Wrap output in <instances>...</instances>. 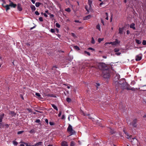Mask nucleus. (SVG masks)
I'll use <instances>...</instances> for the list:
<instances>
[{
	"mask_svg": "<svg viewBox=\"0 0 146 146\" xmlns=\"http://www.w3.org/2000/svg\"><path fill=\"white\" fill-rule=\"evenodd\" d=\"M115 87H118V86L122 88V89H126L128 88L126 86H127V83L124 82L123 81V82L120 81L119 82L116 81L115 83Z\"/></svg>",
	"mask_w": 146,
	"mask_h": 146,
	"instance_id": "f257e3e1",
	"label": "nucleus"
},
{
	"mask_svg": "<svg viewBox=\"0 0 146 146\" xmlns=\"http://www.w3.org/2000/svg\"><path fill=\"white\" fill-rule=\"evenodd\" d=\"M2 5L3 7L5 8L6 11H7L8 10L10 9V7L15 8L16 7L17 5L16 4L14 3L13 2H11V3H10L9 5H7L4 6L3 4H2Z\"/></svg>",
	"mask_w": 146,
	"mask_h": 146,
	"instance_id": "f03ea898",
	"label": "nucleus"
},
{
	"mask_svg": "<svg viewBox=\"0 0 146 146\" xmlns=\"http://www.w3.org/2000/svg\"><path fill=\"white\" fill-rule=\"evenodd\" d=\"M110 71L108 69L106 70L103 71L102 75L104 78H108L110 77Z\"/></svg>",
	"mask_w": 146,
	"mask_h": 146,
	"instance_id": "7ed1b4c3",
	"label": "nucleus"
},
{
	"mask_svg": "<svg viewBox=\"0 0 146 146\" xmlns=\"http://www.w3.org/2000/svg\"><path fill=\"white\" fill-rule=\"evenodd\" d=\"M67 131L70 133V135H73L76 133L75 131L73 129L72 126L70 124H69Z\"/></svg>",
	"mask_w": 146,
	"mask_h": 146,
	"instance_id": "20e7f679",
	"label": "nucleus"
},
{
	"mask_svg": "<svg viewBox=\"0 0 146 146\" xmlns=\"http://www.w3.org/2000/svg\"><path fill=\"white\" fill-rule=\"evenodd\" d=\"M137 120L136 119H135L133 120V121L131 124L134 127H135L136 126Z\"/></svg>",
	"mask_w": 146,
	"mask_h": 146,
	"instance_id": "39448f33",
	"label": "nucleus"
},
{
	"mask_svg": "<svg viewBox=\"0 0 146 146\" xmlns=\"http://www.w3.org/2000/svg\"><path fill=\"white\" fill-rule=\"evenodd\" d=\"M17 9L19 11H21L22 10L21 4L18 3L17 4Z\"/></svg>",
	"mask_w": 146,
	"mask_h": 146,
	"instance_id": "423d86ee",
	"label": "nucleus"
},
{
	"mask_svg": "<svg viewBox=\"0 0 146 146\" xmlns=\"http://www.w3.org/2000/svg\"><path fill=\"white\" fill-rule=\"evenodd\" d=\"M120 43V41L118 40L117 39H116L115 41L113 42V45H115L119 44Z\"/></svg>",
	"mask_w": 146,
	"mask_h": 146,
	"instance_id": "0eeeda50",
	"label": "nucleus"
},
{
	"mask_svg": "<svg viewBox=\"0 0 146 146\" xmlns=\"http://www.w3.org/2000/svg\"><path fill=\"white\" fill-rule=\"evenodd\" d=\"M92 16L90 15H89L85 17L84 18L83 20H87L90 19L92 17Z\"/></svg>",
	"mask_w": 146,
	"mask_h": 146,
	"instance_id": "6e6552de",
	"label": "nucleus"
},
{
	"mask_svg": "<svg viewBox=\"0 0 146 146\" xmlns=\"http://www.w3.org/2000/svg\"><path fill=\"white\" fill-rule=\"evenodd\" d=\"M142 58L141 56L139 55H137L136 56L135 60L136 61L140 60Z\"/></svg>",
	"mask_w": 146,
	"mask_h": 146,
	"instance_id": "1a4fd4ad",
	"label": "nucleus"
},
{
	"mask_svg": "<svg viewBox=\"0 0 146 146\" xmlns=\"http://www.w3.org/2000/svg\"><path fill=\"white\" fill-rule=\"evenodd\" d=\"M61 146H68L67 142L65 141H63L61 143Z\"/></svg>",
	"mask_w": 146,
	"mask_h": 146,
	"instance_id": "9d476101",
	"label": "nucleus"
},
{
	"mask_svg": "<svg viewBox=\"0 0 146 146\" xmlns=\"http://www.w3.org/2000/svg\"><path fill=\"white\" fill-rule=\"evenodd\" d=\"M135 24L134 23H131L130 26V27L131 28H132L133 30L135 29Z\"/></svg>",
	"mask_w": 146,
	"mask_h": 146,
	"instance_id": "9b49d317",
	"label": "nucleus"
},
{
	"mask_svg": "<svg viewBox=\"0 0 146 146\" xmlns=\"http://www.w3.org/2000/svg\"><path fill=\"white\" fill-rule=\"evenodd\" d=\"M123 28H119V33L120 34H123Z\"/></svg>",
	"mask_w": 146,
	"mask_h": 146,
	"instance_id": "f8f14e48",
	"label": "nucleus"
},
{
	"mask_svg": "<svg viewBox=\"0 0 146 146\" xmlns=\"http://www.w3.org/2000/svg\"><path fill=\"white\" fill-rule=\"evenodd\" d=\"M51 105L52 107L56 111L58 110V109L56 106L54 104H51Z\"/></svg>",
	"mask_w": 146,
	"mask_h": 146,
	"instance_id": "ddd939ff",
	"label": "nucleus"
},
{
	"mask_svg": "<svg viewBox=\"0 0 146 146\" xmlns=\"http://www.w3.org/2000/svg\"><path fill=\"white\" fill-rule=\"evenodd\" d=\"M4 116V114H3L0 115V122H1L2 121V119L3 118Z\"/></svg>",
	"mask_w": 146,
	"mask_h": 146,
	"instance_id": "4468645a",
	"label": "nucleus"
},
{
	"mask_svg": "<svg viewBox=\"0 0 146 146\" xmlns=\"http://www.w3.org/2000/svg\"><path fill=\"white\" fill-rule=\"evenodd\" d=\"M31 9L33 11H34L36 9V8H35V6L34 5H32L31 6Z\"/></svg>",
	"mask_w": 146,
	"mask_h": 146,
	"instance_id": "2eb2a0df",
	"label": "nucleus"
},
{
	"mask_svg": "<svg viewBox=\"0 0 146 146\" xmlns=\"http://www.w3.org/2000/svg\"><path fill=\"white\" fill-rule=\"evenodd\" d=\"M135 41L136 43L138 44H140L141 43V41L139 40L136 39Z\"/></svg>",
	"mask_w": 146,
	"mask_h": 146,
	"instance_id": "dca6fc26",
	"label": "nucleus"
},
{
	"mask_svg": "<svg viewBox=\"0 0 146 146\" xmlns=\"http://www.w3.org/2000/svg\"><path fill=\"white\" fill-rule=\"evenodd\" d=\"M75 142L73 141H72L70 142V146H75Z\"/></svg>",
	"mask_w": 146,
	"mask_h": 146,
	"instance_id": "f3484780",
	"label": "nucleus"
},
{
	"mask_svg": "<svg viewBox=\"0 0 146 146\" xmlns=\"http://www.w3.org/2000/svg\"><path fill=\"white\" fill-rule=\"evenodd\" d=\"M123 132L125 133V134L127 135V138L129 139V138H130V136L128 135V133L125 131L124 130H123Z\"/></svg>",
	"mask_w": 146,
	"mask_h": 146,
	"instance_id": "a211bd4d",
	"label": "nucleus"
},
{
	"mask_svg": "<svg viewBox=\"0 0 146 146\" xmlns=\"http://www.w3.org/2000/svg\"><path fill=\"white\" fill-rule=\"evenodd\" d=\"M85 8L87 11H89V10L91 8H90L89 6H86L85 7Z\"/></svg>",
	"mask_w": 146,
	"mask_h": 146,
	"instance_id": "6ab92c4d",
	"label": "nucleus"
},
{
	"mask_svg": "<svg viewBox=\"0 0 146 146\" xmlns=\"http://www.w3.org/2000/svg\"><path fill=\"white\" fill-rule=\"evenodd\" d=\"M98 64L99 67L100 66L101 67H102L105 64L102 63H100Z\"/></svg>",
	"mask_w": 146,
	"mask_h": 146,
	"instance_id": "aec40b11",
	"label": "nucleus"
},
{
	"mask_svg": "<svg viewBox=\"0 0 146 146\" xmlns=\"http://www.w3.org/2000/svg\"><path fill=\"white\" fill-rule=\"evenodd\" d=\"M73 48L74 49H76V50H80V48L77 46H74L73 47Z\"/></svg>",
	"mask_w": 146,
	"mask_h": 146,
	"instance_id": "412c9836",
	"label": "nucleus"
},
{
	"mask_svg": "<svg viewBox=\"0 0 146 146\" xmlns=\"http://www.w3.org/2000/svg\"><path fill=\"white\" fill-rule=\"evenodd\" d=\"M91 43L92 44H94L95 43V41L93 37L92 38Z\"/></svg>",
	"mask_w": 146,
	"mask_h": 146,
	"instance_id": "4be33fe9",
	"label": "nucleus"
},
{
	"mask_svg": "<svg viewBox=\"0 0 146 146\" xmlns=\"http://www.w3.org/2000/svg\"><path fill=\"white\" fill-rule=\"evenodd\" d=\"M92 1H90V0H88V6H89V8H91V5L92 4Z\"/></svg>",
	"mask_w": 146,
	"mask_h": 146,
	"instance_id": "5701e85b",
	"label": "nucleus"
},
{
	"mask_svg": "<svg viewBox=\"0 0 146 146\" xmlns=\"http://www.w3.org/2000/svg\"><path fill=\"white\" fill-rule=\"evenodd\" d=\"M126 89H127V90H131L132 91H135V89L134 88H126Z\"/></svg>",
	"mask_w": 146,
	"mask_h": 146,
	"instance_id": "b1692460",
	"label": "nucleus"
},
{
	"mask_svg": "<svg viewBox=\"0 0 146 146\" xmlns=\"http://www.w3.org/2000/svg\"><path fill=\"white\" fill-rule=\"evenodd\" d=\"M40 3L36 2L35 3V6L36 7H38L40 6Z\"/></svg>",
	"mask_w": 146,
	"mask_h": 146,
	"instance_id": "393cba45",
	"label": "nucleus"
},
{
	"mask_svg": "<svg viewBox=\"0 0 146 146\" xmlns=\"http://www.w3.org/2000/svg\"><path fill=\"white\" fill-rule=\"evenodd\" d=\"M119 50V49L118 48H115L114 49V51L115 52H118Z\"/></svg>",
	"mask_w": 146,
	"mask_h": 146,
	"instance_id": "a878e982",
	"label": "nucleus"
},
{
	"mask_svg": "<svg viewBox=\"0 0 146 146\" xmlns=\"http://www.w3.org/2000/svg\"><path fill=\"white\" fill-rule=\"evenodd\" d=\"M96 28L97 29H98L99 31H100L101 29V28H100V25L99 24L98 25L96 26Z\"/></svg>",
	"mask_w": 146,
	"mask_h": 146,
	"instance_id": "bb28decb",
	"label": "nucleus"
},
{
	"mask_svg": "<svg viewBox=\"0 0 146 146\" xmlns=\"http://www.w3.org/2000/svg\"><path fill=\"white\" fill-rule=\"evenodd\" d=\"M42 143V142H40L38 143H36V145L37 146H38L39 145H41Z\"/></svg>",
	"mask_w": 146,
	"mask_h": 146,
	"instance_id": "cd10ccee",
	"label": "nucleus"
},
{
	"mask_svg": "<svg viewBox=\"0 0 146 146\" xmlns=\"http://www.w3.org/2000/svg\"><path fill=\"white\" fill-rule=\"evenodd\" d=\"M35 132V131L34 129H32L29 131V133H34Z\"/></svg>",
	"mask_w": 146,
	"mask_h": 146,
	"instance_id": "c85d7f7f",
	"label": "nucleus"
},
{
	"mask_svg": "<svg viewBox=\"0 0 146 146\" xmlns=\"http://www.w3.org/2000/svg\"><path fill=\"white\" fill-rule=\"evenodd\" d=\"M84 52L85 54H87L88 56H89L90 55V53L86 51H84Z\"/></svg>",
	"mask_w": 146,
	"mask_h": 146,
	"instance_id": "c756f323",
	"label": "nucleus"
},
{
	"mask_svg": "<svg viewBox=\"0 0 146 146\" xmlns=\"http://www.w3.org/2000/svg\"><path fill=\"white\" fill-rule=\"evenodd\" d=\"M13 144L15 145H17L18 144V143L15 141H13Z\"/></svg>",
	"mask_w": 146,
	"mask_h": 146,
	"instance_id": "7c9ffc66",
	"label": "nucleus"
},
{
	"mask_svg": "<svg viewBox=\"0 0 146 146\" xmlns=\"http://www.w3.org/2000/svg\"><path fill=\"white\" fill-rule=\"evenodd\" d=\"M66 100L68 102H70L71 101V99L69 98H67Z\"/></svg>",
	"mask_w": 146,
	"mask_h": 146,
	"instance_id": "2f4dec72",
	"label": "nucleus"
},
{
	"mask_svg": "<svg viewBox=\"0 0 146 146\" xmlns=\"http://www.w3.org/2000/svg\"><path fill=\"white\" fill-rule=\"evenodd\" d=\"M103 40V38H99L98 39V41L99 42H100Z\"/></svg>",
	"mask_w": 146,
	"mask_h": 146,
	"instance_id": "473e14b6",
	"label": "nucleus"
},
{
	"mask_svg": "<svg viewBox=\"0 0 146 146\" xmlns=\"http://www.w3.org/2000/svg\"><path fill=\"white\" fill-rule=\"evenodd\" d=\"M56 27L58 28L60 27V25L58 23H56Z\"/></svg>",
	"mask_w": 146,
	"mask_h": 146,
	"instance_id": "72a5a7b5",
	"label": "nucleus"
},
{
	"mask_svg": "<svg viewBox=\"0 0 146 146\" xmlns=\"http://www.w3.org/2000/svg\"><path fill=\"white\" fill-rule=\"evenodd\" d=\"M111 44L112 45H113V42H106L105 44V45H106L107 44Z\"/></svg>",
	"mask_w": 146,
	"mask_h": 146,
	"instance_id": "f704fd0d",
	"label": "nucleus"
},
{
	"mask_svg": "<svg viewBox=\"0 0 146 146\" xmlns=\"http://www.w3.org/2000/svg\"><path fill=\"white\" fill-rule=\"evenodd\" d=\"M142 44L144 45H146V40H143L142 42Z\"/></svg>",
	"mask_w": 146,
	"mask_h": 146,
	"instance_id": "c9c22d12",
	"label": "nucleus"
},
{
	"mask_svg": "<svg viewBox=\"0 0 146 146\" xmlns=\"http://www.w3.org/2000/svg\"><path fill=\"white\" fill-rule=\"evenodd\" d=\"M35 95L36 96L38 97H40V96H41L40 95L39 93H35Z\"/></svg>",
	"mask_w": 146,
	"mask_h": 146,
	"instance_id": "e433bc0d",
	"label": "nucleus"
},
{
	"mask_svg": "<svg viewBox=\"0 0 146 146\" xmlns=\"http://www.w3.org/2000/svg\"><path fill=\"white\" fill-rule=\"evenodd\" d=\"M65 10L68 12H70V9L69 8H67L65 9Z\"/></svg>",
	"mask_w": 146,
	"mask_h": 146,
	"instance_id": "4c0bfd02",
	"label": "nucleus"
},
{
	"mask_svg": "<svg viewBox=\"0 0 146 146\" xmlns=\"http://www.w3.org/2000/svg\"><path fill=\"white\" fill-rule=\"evenodd\" d=\"M39 20L40 21H43V18L42 17H40L39 18Z\"/></svg>",
	"mask_w": 146,
	"mask_h": 146,
	"instance_id": "58836bf2",
	"label": "nucleus"
},
{
	"mask_svg": "<svg viewBox=\"0 0 146 146\" xmlns=\"http://www.w3.org/2000/svg\"><path fill=\"white\" fill-rule=\"evenodd\" d=\"M24 131H19L18 132L17 134H21V133H23L24 132Z\"/></svg>",
	"mask_w": 146,
	"mask_h": 146,
	"instance_id": "ea45409f",
	"label": "nucleus"
},
{
	"mask_svg": "<svg viewBox=\"0 0 146 146\" xmlns=\"http://www.w3.org/2000/svg\"><path fill=\"white\" fill-rule=\"evenodd\" d=\"M55 31V29H50V32L52 33H54Z\"/></svg>",
	"mask_w": 146,
	"mask_h": 146,
	"instance_id": "a19ab883",
	"label": "nucleus"
},
{
	"mask_svg": "<svg viewBox=\"0 0 146 146\" xmlns=\"http://www.w3.org/2000/svg\"><path fill=\"white\" fill-rule=\"evenodd\" d=\"M49 124L51 125H54V123L52 122H50Z\"/></svg>",
	"mask_w": 146,
	"mask_h": 146,
	"instance_id": "79ce46f5",
	"label": "nucleus"
},
{
	"mask_svg": "<svg viewBox=\"0 0 146 146\" xmlns=\"http://www.w3.org/2000/svg\"><path fill=\"white\" fill-rule=\"evenodd\" d=\"M121 53L120 52H116L115 54L117 55H119L121 54Z\"/></svg>",
	"mask_w": 146,
	"mask_h": 146,
	"instance_id": "37998d69",
	"label": "nucleus"
},
{
	"mask_svg": "<svg viewBox=\"0 0 146 146\" xmlns=\"http://www.w3.org/2000/svg\"><path fill=\"white\" fill-rule=\"evenodd\" d=\"M88 50H94V48H91V47L88 48Z\"/></svg>",
	"mask_w": 146,
	"mask_h": 146,
	"instance_id": "c03bdc74",
	"label": "nucleus"
},
{
	"mask_svg": "<svg viewBox=\"0 0 146 146\" xmlns=\"http://www.w3.org/2000/svg\"><path fill=\"white\" fill-rule=\"evenodd\" d=\"M35 14L36 15H39V13L38 11H36L35 12Z\"/></svg>",
	"mask_w": 146,
	"mask_h": 146,
	"instance_id": "a18cd8bd",
	"label": "nucleus"
},
{
	"mask_svg": "<svg viewBox=\"0 0 146 146\" xmlns=\"http://www.w3.org/2000/svg\"><path fill=\"white\" fill-rule=\"evenodd\" d=\"M49 15H50V17L51 18H53L54 17V15L53 14H52L50 13V14H49Z\"/></svg>",
	"mask_w": 146,
	"mask_h": 146,
	"instance_id": "49530a36",
	"label": "nucleus"
},
{
	"mask_svg": "<svg viewBox=\"0 0 146 146\" xmlns=\"http://www.w3.org/2000/svg\"><path fill=\"white\" fill-rule=\"evenodd\" d=\"M40 120L39 119H36V121L35 122H36V123H39L40 122Z\"/></svg>",
	"mask_w": 146,
	"mask_h": 146,
	"instance_id": "de8ad7c7",
	"label": "nucleus"
},
{
	"mask_svg": "<svg viewBox=\"0 0 146 146\" xmlns=\"http://www.w3.org/2000/svg\"><path fill=\"white\" fill-rule=\"evenodd\" d=\"M61 114V111H60L58 115V117H60Z\"/></svg>",
	"mask_w": 146,
	"mask_h": 146,
	"instance_id": "09e8293b",
	"label": "nucleus"
},
{
	"mask_svg": "<svg viewBox=\"0 0 146 146\" xmlns=\"http://www.w3.org/2000/svg\"><path fill=\"white\" fill-rule=\"evenodd\" d=\"M72 35L74 37H75L76 36L75 34L73 33H71Z\"/></svg>",
	"mask_w": 146,
	"mask_h": 146,
	"instance_id": "8fccbe9b",
	"label": "nucleus"
},
{
	"mask_svg": "<svg viewBox=\"0 0 146 146\" xmlns=\"http://www.w3.org/2000/svg\"><path fill=\"white\" fill-rule=\"evenodd\" d=\"M24 144L26 145V146H31V145H29L27 143H24Z\"/></svg>",
	"mask_w": 146,
	"mask_h": 146,
	"instance_id": "3c124183",
	"label": "nucleus"
},
{
	"mask_svg": "<svg viewBox=\"0 0 146 146\" xmlns=\"http://www.w3.org/2000/svg\"><path fill=\"white\" fill-rule=\"evenodd\" d=\"M45 12L48 14V15L50 14V13H48V10L46 11H45Z\"/></svg>",
	"mask_w": 146,
	"mask_h": 146,
	"instance_id": "603ef678",
	"label": "nucleus"
},
{
	"mask_svg": "<svg viewBox=\"0 0 146 146\" xmlns=\"http://www.w3.org/2000/svg\"><path fill=\"white\" fill-rule=\"evenodd\" d=\"M112 18H113V15H112H112L111 16V18H110V22H112Z\"/></svg>",
	"mask_w": 146,
	"mask_h": 146,
	"instance_id": "864d4df0",
	"label": "nucleus"
},
{
	"mask_svg": "<svg viewBox=\"0 0 146 146\" xmlns=\"http://www.w3.org/2000/svg\"><path fill=\"white\" fill-rule=\"evenodd\" d=\"M135 84V82L134 81H133L131 82V84L132 85V84L133 85Z\"/></svg>",
	"mask_w": 146,
	"mask_h": 146,
	"instance_id": "5fc2aeb1",
	"label": "nucleus"
},
{
	"mask_svg": "<svg viewBox=\"0 0 146 146\" xmlns=\"http://www.w3.org/2000/svg\"><path fill=\"white\" fill-rule=\"evenodd\" d=\"M126 33L127 35H129L130 33V31L129 30H127Z\"/></svg>",
	"mask_w": 146,
	"mask_h": 146,
	"instance_id": "6e6d98bb",
	"label": "nucleus"
},
{
	"mask_svg": "<svg viewBox=\"0 0 146 146\" xmlns=\"http://www.w3.org/2000/svg\"><path fill=\"white\" fill-rule=\"evenodd\" d=\"M105 4V3L103 2H102L100 4V5L101 6L103 4Z\"/></svg>",
	"mask_w": 146,
	"mask_h": 146,
	"instance_id": "4d7b16f0",
	"label": "nucleus"
},
{
	"mask_svg": "<svg viewBox=\"0 0 146 146\" xmlns=\"http://www.w3.org/2000/svg\"><path fill=\"white\" fill-rule=\"evenodd\" d=\"M101 21L102 23V24L103 25H104V21L102 19H101Z\"/></svg>",
	"mask_w": 146,
	"mask_h": 146,
	"instance_id": "13d9d810",
	"label": "nucleus"
},
{
	"mask_svg": "<svg viewBox=\"0 0 146 146\" xmlns=\"http://www.w3.org/2000/svg\"><path fill=\"white\" fill-rule=\"evenodd\" d=\"M44 16L45 17H48L47 15L45 13H44Z\"/></svg>",
	"mask_w": 146,
	"mask_h": 146,
	"instance_id": "bf43d9fd",
	"label": "nucleus"
},
{
	"mask_svg": "<svg viewBox=\"0 0 146 146\" xmlns=\"http://www.w3.org/2000/svg\"><path fill=\"white\" fill-rule=\"evenodd\" d=\"M45 121L47 123H48V120L47 119H46L45 120Z\"/></svg>",
	"mask_w": 146,
	"mask_h": 146,
	"instance_id": "052dcab7",
	"label": "nucleus"
},
{
	"mask_svg": "<svg viewBox=\"0 0 146 146\" xmlns=\"http://www.w3.org/2000/svg\"><path fill=\"white\" fill-rule=\"evenodd\" d=\"M31 2L33 4H34L35 3V1L34 0H31Z\"/></svg>",
	"mask_w": 146,
	"mask_h": 146,
	"instance_id": "680f3d73",
	"label": "nucleus"
},
{
	"mask_svg": "<svg viewBox=\"0 0 146 146\" xmlns=\"http://www.w3.org/2000/svg\"><path fill=\"white\" fill-rule=\"evenodd\" d=\"M134 139H136L135 138H131L130 140L131 142H132V140H134Z\"/></svg>",
	"mask_w": 146,
	"mask_h": 146,
	"instance_id": "e2e57ef3",
	"label": "nucleus"
},
{
	"mask_svg": "<svg viewBox=\"0 0 146 146\" xmlns=\"http://www.w3.org/2000/svg\"><path fill=\"white\" fill-rule=\"evenodd\" d=\"M0 1H2L4 3H5V0H0Z\"/></svg>",
	"mask_w": 146,
	"mask_h": 146,
	"instance_id": "0e129e2a",
	"label": "nucleus"
},
{
	"mask_svg": "<svg viewBox=\"0 0 146 146\" xmlns=\"http://www.w3.org/2000/svg\"><path fill=\"white\" fill-rule=\"evenodd\" d=\"M75 22L76 23H80L79 21L76 20L75 21Z\"/></svg>",
	"mask_w": 146,
	"mask_h": 146,
	"instance_id": "69168bd1",
	"label": "nucleus"
},
{
	"mask_svg": "<svg viewBox=\"0 0 146 146\" xmlns=\"http://www.w3.org/2000/svg\"><path fill=\"white\" fill-rule=\"evenodd\" d=\"M102 57L104 58H107V56H102Z\"/></svg>",
	"mask_w": 146,
	"mask_h": 146,
	"instance_id": "338daca9",
	"label": "nucleus"
},
{
	"mask_svg": "<svg viewBox=\"0 0 146 146\" xmlns=\"http://www.w3.org/2000/svg\"><path fill=\"white\" fill-rule=\"evenodd\" d=\"M5 126H6L7 127H9V125L8 124H6L5 125Z\"/></svg>",
	"mask_w": 146,
	"mask_h": 146,
	"instance_id": "774afa93",
	"label": "nucleus"
}]
</instances>
